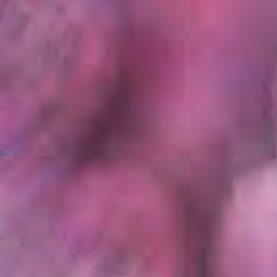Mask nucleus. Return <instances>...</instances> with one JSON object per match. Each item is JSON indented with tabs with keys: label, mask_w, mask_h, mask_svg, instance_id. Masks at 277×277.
Masks as SVG:
<instances>
[{
	"label": "nucleus",
	"mask_w": 277,
	"mask_h": 277,
	"mask_svg": "<svg viewBox=\"0 0 277 277\" xmlns=\"http://www.w3.org/2000/svg\"><path fill=\"white\" fill-rule=\"evenodd\" d=\"M105 131H107V127L102 126L97 134L81 147L80 155L82 159H100L105 157Z\"/></svg>",
	"instance_id": "nucleus-1"
},
{
	"label": "nucleus",
	"mask_w": 277,
	"mask_h": 277,
	"mask_svg": "<svg viewBox=\"0 0 277 277\" xmlns=\"http://www.w3.org/2000/svg\"><path fill=\"white\" fill-rule=\"evenodd\" d=\"M199 277H207V249L202 248L198 255Z\"/></svg>",
	"instance_id": "nucleus-2"
}]
</instances>
